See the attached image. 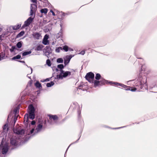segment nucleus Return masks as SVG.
Masks as SVG:
<instances>
[{
  "instance_id": "nucleus-1",
  "label": "nucleus",
  "mask_w": 157,
  "mask_h": 157,
  "mask_svg": "<svg viewBox=\"0 0 157 157\" xmlns=\"http://www.w3.org/2000/svg\"><path fill=\"white\" fill-rule=\"evenodd\" d=\"M95 78L96 80L94 81V85L95 87L104 84L105 82L106 81L101 77L99 74H96Z\"/></svg>"
},
{
  "instance_id": "nucleus-2",
  "label": "nucleus",
  "mask_w": 157,
  "mask_h": 157,
  "mask_svg": "<svg viewBox=\"0 0 157 157\" xmlns=\"http://www.w3.org/2000/svg\"><path fill=\"white\" fill-rule=\"evenodd\" d=\"M71 72L69 71H65L62 70H60V73L56 76V78L54 81L56 82V80L58 79H62L64 78H65L68 76L70 75Z\"/></svg>"
},
{
  "instance_id": "nucleus-3",
  "label": "nucleus",
  "mask_w": 157,
  "mask_h": 157,
  "mask_svg": "<svg viewBox=\"0 0 157 157\" xmlns=\"http://www.w3.org/2000/svg\"><path fill=\"white\" fill-rule=\"evenodd\" d=\"M137 80H138V82L136 83V86L139 87L140 89H142L144 86H146V88H147L146 83L147 80L145 77H140Z\"/></svg>"
},
{
  "instance_id": "nucleus-4",
  "label": "nucleus",
  "mask_w": 157,
  "mask_h": 157,
  "mask_svg": "<svg viewBox=\"0 0 157 157\" xmlns=\"http://www.w3.org/2000/svg\"><path fill=\"white\" fill-rule=\"evenodd\" d=\"M9 149V144L6 143L4 144L2 142L0 146V150L1 152L3 154H6Z\"/></svg>"
},
{
  "instance_id": "nucleus-5",
  "label": "nucleus",
  "mask_w": 157,
  "mask_h": 157,
  "mask_svg": "<svg viewBox=\"0 0 157 157\" xmlns=\"http://www.w3.org/2000/svg\"><path fill=\"white\" fill-rule=\"evenodd\" d=\"M43 125L41 124H39L36 128H32L30 131V134H33V135H36L40 132L42 130Z\"/></svg>"
},
{
  "instance_id": "nucleus-6",
  "label": "nucleus",
  "mask_w": 157,
  "mask_h": 157,
  "mask_svg": "<svg viewBox=\"0 0 157 157\" xmlns=\"http://www.w3.org/2000/svg\"><path fill=\"white\" fill-rule=\"evenodd\" d=\"M94 74L92 72H90L87 74L85 76L86 78L90 82L94 83L93 81L94 78Z\"/></svg>"
},
{
  "instance_id": "nucleus-7",
  "label": "nucleus",
  "mask_w": 157,
  "mask_h": 157,
  "mask_svg": "<svg viewBox=\"0 0 157 157\" xmlns=\"http://www.w3.org/2000/svg\"><path fill=\"white\" fill-rule=\"evenodd\" d=\"M109 83L112 85H114L116 86H121L124 88L126 90H130L131 87L130 86H128L126 85H125L124 84L119 83L117 82H109Z\"/></svg>"
},
{
  "instance_id": "nucleus-8",
  "label": "nucleus",
  "mask_w": 157,
  "mask_h": 157,
  "mask_svg": "<svg viewBox=\"0 0 157 157\" xmlns=\"http://www.w3.org/2000/svg\"><path fill=\"white\" fill-rule=\"evenodd\" d=\"M14 132L18 135H22L25 134V131L23 129H21L20 127L17 128L13 130Z\"/></svg>"
},
{
  "instance_id": "nucleus-9",
  "label": "nucleus",
  "mask_w": 157,
  "mask_h": 157,
  "mask_svg": "<svg viewBox=\"0 0 157 157\" xmlns=\"http://www.w3.org/2000/svg\"><path fill=\"white\" fill-rule=\"evenodd\" d=\"M33 18H32L31 17H29L26 21H25L24 25L22 26V28H24L26 27L29 26L32 22Z\"/></svg>"
},
{
  "instance_id": "nucleus-10",
  "label": "nucleus",
  "mask_w": 157,
  "mask_h": 157,
  "mask_svg": "<svg viewBox=\"0 0 157 157\" xmlns=\"http://www.w3.org/2000/svg\"><path fill=\"white\" fill-rule=\"evenodd\" d=\"M19 140V139L12 138L11 139V144L14 146H16L18 144Z\"/></svg>"
},
{
  "instance_id": "nucleus-11",
  "label": "nucleus",
  "mask_w": 157,
  "mask_h": 157,
  "mask_svg": "<svg viewBox=\"0 0 157 157\" xmlns=\"http://www.w3.org/2000/svg\"><path fill=\"white\" fill-rule=\"evenodd\" d=\"M36 9V6L35 4H32L31 5L30 15H32L34 13Z\"/></svg>"
},
{
  "instance_id": "nucleus-12",
  "label": "nucleus",
  "mask_w": 157,
  "mask_h": 157,
  "mask_svg": "<svg viewBox=\"0 0 157 157\" xmlns=\"http://www.w3.org/2000/svg\"><path fill=\"white\" fill-rule=\"evenodd\" d=\"M72 57L71 55H68L67 56L65 57L64 58V63L65 66L69 63Z\"/></svg>"
},
{
  "instance_id": "nucleus-13",
  "label": "nucleus",
  "mask_w": 157,
  "mask_h": 157,
  "mask_svg": "<svg viewBox=\"0 0 157 157\" xmlns=\"http://www.w3.org/2000/svg\"><path fill=\"white\" fill-rule=\"evenodd\" d=\"M49 38L48 36L46 35L44 36L42 41V43L44 45H48L49 44V41L48 40Z\"/></svg>"
},
{
  "instance_id": "nucleus-14",
  "label": "nucleus",
  "mask_w": 157,
  "mask_h": 157,
  "mask_svg": "<svg viewBox=\"0 0 157 157\" xmlns=\"http://www.w3.org/2000/svg\"><path fill=\"white\" fill-rule=\"evenodd\" d=\"M33 36L35 39L38 40L41 37L40 34L38 33H33Z\"/></svg>"
},
{
  "instance_id": "nucleus-15",
  "label": "nucleus",
  "mask_w": 157,
  "mask_h": 157,
  "mask_svg": "<svg viewBox=\"0 0 157 157\" xmlns=\"http://www.w3.org/2000/svg\"><path fill=\"white\" fill-rule=\"evenodd\" d=\"M49 120L51 121H56L58 119L56 115H49Z\"/></svg>"
},
{
  "instance_id": "nucleus-16",
  "label": "nucleus",
  "mask_w": 157,
  "mask_h": 157,
  "mask_svg": "<svg viewBox=\"0 0 157 157\" xmlns=\"http://www.w3.org/2000/svg\"><path fill=\"white\" fill-rule=\"evenodd\" d=\"M29 113H34L35 109L34 107L32 105H30L29 106Z\"/></svg>"
},
{
  "instance_id": "nucleus-17",
  "label": "nucleus",
  "mask_w": 157,
  "mask_h": 157,
  "mask_svg": "<svg viewBox=\"0 0 157 157\" xmlns=\"http://www.w3.org/2000/svg\"><path fill=\"white\" fill-rule=\"evenodd\" d=\"M29 115L28 114H25L24 118V122L25 124H27L28 120Z\"/></svg>"
},
{
  "instance_id": "nucleus-18",
  "label": "nucleus",
  "mask_w": 157,
  "mask_h": 157,
  "mask_svg": "<svg viewBox=\"0 0 157 157\" xmlns=\"http://www.w3.org/2000/svg\"><path fill=\"white\" fill-rule=\"evenodd\" d=\"M48 11V9L47 8H44L41 9L40 12L42 13H44V14H46Z\"/></svg>"
},
{
  "instance_id": "nucleus-19",
  "label": "nucleus",
  "mask_w": 157,
  "mask_h": 157,
  "mask_svg": "<svg viewBox=\"0 0 157 157\" xmlns=\"http://www.w3.org/2000/svg\"><path fill=\"white\" fill-rule=\"evenodd\" d=\"M21 26V24H18L17 25L13 26L12 28L13 30H16L18 29Z\"/></svg>"
},
{
  "instance_id": "nucleus-20",
  "label": "nucleus",
  "mask_w": 157,
  "mask_h": 157,
  "mask_svg": "<svg viewBox=\"0 0 157 157\" xmlns=\"http://www.w3.org/2000/svg\"><path fill=\"white\" fill-rule=\"evenodd\" d=\"M29 118L30 119L32 120L34 119L35 117L34 113H29Z\"/></svg>"
},
{
  "instance_id": "nucleus-21",
  "label": "nucleus",
  "mask_w": 157,
  "mask_h": 157,
  "mask_svg": "<svg viewBox=\"0 0 157 157\" xmlns=\"http://www.w3.org/2000/svg\"><path fill=\"white\" fill-rule=\"evenodd\" d=\"M35 86L36 87L38 88H40L42 87V86L41 85V84L38 81H37L36 82L35 84Z\"/></svg>"
},
{
  "instance_id": "nucleus-22",
  "label": "nucleus",
  "mask_w": 157,
  "mask_h": 157,
  "mask_svg": "<svg viewBox=\"0 0 157 157\" xmlns=\"http://www.w3.org/2000/svg\"><path fill=\"white\" fill-rule=\"evenodd\" d=\"M5 55V54L4 52H2L0 53V58L1 59V60L4 59Z\"/></svg>"
},
{
  "instance_id": "nucleus-23",
  "label": "nucleus",
  "mask_w": 157,
  "mask_h": 157,
  "mask_svg": "<svg viewBox=\"0 0 157 157\" xmlns=\"http://www.w3.org/2000/svg\"><path fill=\"white\" fill-rule=\"evenodd\" d=\"M25 33L24 31H22L20 32L17 36V37H20L22 36Z\"/></svg>"
},
{
  "instance_id": "nucleus-24",
  "label": "nucleus",
  "mask_w": 157,
  "mask_h": 157,
  "mask_svg": "<svg viewBox=\"0 0 157 157\" xmlns=\"http://www.w3.org/2000/svg\"><path fill=\"white\" fill-rule=\"evenodd\" d=\"M43 47L42 45H39L37 46L36 50L37 51H40L42 50Z\"/></svg>"
},
{
  "instance_id": "nucleus-25",
  "label": "nucleus",
  "mask_w": 157,
  "mask_h": 157,
  "mask_svg": "<svg viewBox=\"0 0 157 157\" xmlns=\"http://www.w3.org/2000/svg\"><path fill=\"white\" fill-rule=\"evenodd\" d=\"M21 56L20 55H18L15 56L13 57L12 59V60H15L16 59H18L21 58Z\"/></svg>"
},
{
  "instance_id": "nucleus-26",
  "label": "nucleus",
  "mask_w": 157,
  "mask_h": 157,
  "mask_svg": "<svg viewBox=\"0 0 157 157\" xmlns=\"http://www.w3.org/2000/svg\"><path fill=\"white\" fill-rule=\"evenodd\" d=\"M54 83L52 81L50 83H48L47 84V86L48 87H50L54 85Z\"/></svg>"
},
{
  "instance_id": "nucleus-27",
  "label": "nucleus",
  "mask_w": 157,
  "mask_h": 157,
  "mask_svg": "<svg viewBox=\"0 0 157 157\" xmlns=\"http://www.w3.org/2000/svg\"><path fill=\"white\" fill-rule=\"evenodd\" d=\"M31 51H27V52H25L23 53H22V55L23 56H25L26 55L30 54L31 53Z\"/></svg>"
},
{
  "instance_id": "nucleus-28",
  "label": "nucleus",
  "mask_w": 157,
  "mask_h": 157,
  "mask_svg": "<svg viewBox=\"0 0 157 157\" xmlns=\"http://www.w3.org/2000/svg\"><path fill=\"white\" fill-rule=\"evenodd\" d=\"M57 62L59 63H63V60L62 58H59L57 59Z\"/></svg>"
},
{
  "instance_id": "nucleus-29",
  "label": "nucleus",
  "mask_w": 157,
  "mask_h": 157,
  "mask_svg": "<svg viewBox=\"0 0 157 157\" xmlns=\"http://www.w3.org/2000/svg\"><path fill=\"white\" fill-rule=\"evenodd\" d=\"M63 50V48H62V47H58V48H56V49L55 51L56 52L59 53L60 52V51L61 50Z\"/></svg>"
},
{
  "instance_id": "nucleus-30",
  "label": "nucleus",
  "mask_w": 157,
  "mask_h": 157,
  "mask_svg": "<svg viewBox=\"0 0 157 157\" xmlns=\"http://www.w3.org/2000/svg\"><path fill=\"white\" fill-rule=\"evenodd\" d=\"M17 46L18 48H21L22 46V43L21 41L18 42L17 44Z\"/></svg>"
},
{
  "instance_id": "nucleus-31",
  "label": "nucleus",
  "mask_w": 157,
  "mask_h": 157,
  "mask_svg": "<svg viewBox=\"0 0 157 157\" xmlns=\"http://www.w3.org/2000/svg\"><path fill=\"white\" fill-rule=\"evenodd\" d=\"M62 48L65 52H67L68 51V46L67 45L63 46Z\"/></svg>"
},
{
  "instance_id": "nucleus-32",
  "label": "nucleus",
  "mask_w": 157,
  "mask_h": 157,
  "mask_svg": "<svg viewBox=\"0 0 157 157\" xmlns=\"http://www.w3.org/2000/svg\"><path fill=\"white\" fill-rule=\"evenodd\" d=\"M62 33L61 31L59 32V33H58V34H57L56 37L57 38H59L60 36H62Z\"/></svg>"
},
{
  "instance_id": "nucleus-33",
  "label": "nucleus",
  "mask_w": 157,
  "mask_h": 157,
  "mask_svg": "<svg viewBox=\"0 0 157 157\" xmlns=\"http://www.w3.org/2000/svg\"><path fill=\"white\" fill-rule=\"evenodd\" d=\"M46 64L48 66H50L51 65V63L50 60L49 59H47L46 62Z\"/></svg>"
},
{
  "instance_id": "nucleus-34",
  "label": "nucleus",
  "mask_w": 157,
  "mask_h": 157,
  "mask_svg": "<svg viewBox=\"0 0 157 157\" xmlns=\"http://www.w3.org/2000/svg\"><path fill=\"white\" fill-rule=\"evenodd\" d=\"M57 67L62 70L64 67V66L63 64H59L57 66Z\"/></svg>"
},
{
  "instance_id": "nucleus-35",
  "label": "nucleus",
  "mask_w": 157,
  "mask_h": 157,
  "mask_svg": "<svg viewBox=\"0 0 157 157\" xmlns=\"http://www.w3.org/2000/svg\"><path fill=\"white\" fill-rule=\"evenodd\" d=\"M18 110L19 108H18V107L14 109V112L16 114L18 113Z\"/></svg>"
},
{
  "instance_id": "nucleus-36",
  "label": "nucleus",
  "mask_w": 157,
  "mask_h": 157,
  "mask_svg": "<svg viewBox=\"0 0 157 157\" xmlns=\"http://www.w3.org/2000/svg\"><path fill=\"white\" fill-rule=\"evenodd\" d=\"M78 89L84 90L83 88V86L82 85L79 86L78 87Z\"/></svg>"
},
{
  "instance_id": "nucleus-37",
  "label": "nucleus",
  "mask_w": 157,
  "mask_h": 157,
  "mask_svg": "<svg viewBox=\"0 0 157 157\" xmlns=\"http://www.w3.org/2000/svg\"><path fill=\"white\" fill-rule=\"evenodd\" d=\"M130 90L132 91H135L136 90V88H132V87H131Z\"/></svg>"
},
{
  "instance_id": "nucleus-38",
  "label": "nucleus",
  "mask_w": 157,
  "mask_h": 157,
  "mask_svg": "<svg viewBox=\"0 0 157 157\" xmlns=\"http://www.w3.org/2000/svg\"><path fill=\"white\" fill-rule=\"evenodd\" d=\"M85 53V51H81L78 54H81L82 55H84Z\"/></svg>"
},
{
  "instance_id": "nucleus-39",
  "label": "nucleus",
  "mask_w": 157,
  "mask_h": 157,
  "mask_svg": "<svg viewBox=\"0 0 157 157\" xmlns=\"http://www.w3.org/2000/svg\"><path fill=\"white\" fill-rule=\"evenodd\" d=\"M7 125L6 124H5L3 127V129H4V130L6 129V128H7Z\"/></svg>"
},
{
  "instance_id": "nucleus-40",
  "label": "nucleus",
  "mask_w": 157,
  "mask_h": 157,
  "mask_svg": "<svg viewBox=\"0 0 157 157\" xmlns=\"http://www.w3.org/2000/svg\"><path fill=\"white\" fill-rule=\"evenodd\" d=\"M35 123H36L35 121H32L31 124L32 125H34L35 124Z\"/></svg>"
},
{
  "instance_id": "nucleus-41",
  "label": "nucleus",
  "mask_w": 157,
  "mask_h": 157,
  "mask_svg": "<svg viewBox=\"0 0 157 157\" xmlns=\"http://www.w3.org/2000/svg\"><path fill=\"white\" fill-rule=\"evenodd\" d=\"M50 12H51V13H52V15H53V16H55V14L53 12V11L52 10H50Z\"/></svg>"
},
{
  "instance_id": "nucleus-42",
  "label": "nucleus",
  "mask_w": 157,
  "mask_h": 157,
  "mask_svg": "<svg viewBox=\"0 0 157 157\" xmlns=\"http://www.w3.org/2000/svg\"><path fill=\"white\" fill-rule=\"evenodd\" d=\"M31 0L32 2L33 3L36 2V0Z\"/></svg>"
},
{
  "instance_id": "nucleus-43",
  "label": "nucleus",
  "mask_w": 157,
  "mask_h": 157,
  "mask_svg": "<svg viewBox=\"0 0 157 157\" xmlns=\"http://www.w3.org/2000/svg\"><path fill=\"white\" fill-rule=\"evenodd\" d=\"M68 50H69L70 51H73V49L71 48H68Z\"/></svg>"
},
{
  "instance_id": "nucleus-44",
  "label": "nucleus",
  "mask_w": 157,
  "mask_h": 157,
  "mask_svg": "<svg viewBox=\"0 0 157 157\" xmlns=\"http://www.w3.org/2000/svg\"><path fill=\"white\" fill-rule=\"evenodd\" d=\"M2 35H0V41H1L2 40Z\"/></svg>"
},
{
  "instance_id": "nucleus-45",
  "label": "nucleus",
  "mask_w": 157,
  "mask_h": 157,
  "mask_svg": "<svg viewBox=\"0 0 157 157\" xmlns=\"http://www.w3.org/2000/svg\"><path fill=\"white\" fill-rule=\"evenodd\" d=\"M13 47H12V49H10V51H11V52H12L13 51Z\"/></svg>"
},
{
  "instance_id": "nucleus-46",
  "label": "nucleus",
  "mask_w": 157,
  "mask_h": 157,
  "mask_svg": "<svg viewBox=\"0 0 157 157\" xmlns=\"http://www.w3.org/2000/svg\"><path fill=\"white\" fill-rule=\"evenodd\" d=\"M2 30V29L1 28V26L0 25V32Z\"/></svg>"
},
{
  "instance_id": "nucleus-47",
  "label": "nucleus",
  "mask_w": 157,
  "mask_h": 157,
  "mask_svg": "<svg viewBox=\"0 0 157 157\" xmlns=\"http://www.w3.org/2000/svg\"><path fill=\"white\" fill-rule=\"evenodd\" d=\"M134 81V80H130V81H128L127 82V83L129 82H130V81Z\"/></svg>"
},
{
  "instance_id": "nucleus-48",
  "label": "nucleus",
  "mask_w": 157,
  "mask_h": 157,
  "mask_svg": "<svg viewBox=\"0 0 157 157\" xmlns=\"http://www.w3.org/2000/svg\"><path fill=\"white\" fill-rule=\"evenodd\" d=\"M46 48H48V49H50V48L49 47H46Z\"/></svg>"
},
{
  "instance_id": "nucleus-49",
  "label": "nucleus",
  "mask_w": 157,
  "mask_h": 157,
  "mask_svg": "<svg viewBox=\"0 0 157 157\" xmlns=\"http://www.w3.org/2000/svg\"><path fill=\"white\" fill-rule=\"evenodd\" d=\"M30 69H31V73H32V69L30 67Z\"/></svg>"
},
{
  "instance_id": "nucleus-50",
  "label": "nucleus",
  "mask_w": 157,
  "mask_h": 157,
  "mask_svg": "<svg viewBox=\"0 0 157 157\" xmlns=\"http://www.w3.org/2000/svg\"><path fill=\"white\" fill-rule=\"evenodd\" d=\"M48 55H49L48 53H46V54H45L46 56H48Z\"/></svg>"
},
{
  "instance_id": "nucleus-51",
  "label": "nucleus",
  "mask_w": 157,
  "mask_h": 157,
  "mask_svg": "<svg viewBox=\"0 0 157 157\" xmlns=\"http://www.w3.org/2000/svg\"><path fill=\"white\" fill-rule=\"evenodd\" d=\"M19 62H21L23 63H25L24 61H20Z\"/></svg>"
},
{
  "instance_id": "nucleus-52",
  "label": "nucleus",
  "mask_w": 157,
  "mask_h": 157,
  "mask_svg": "<svg viewBox=\"0 0 157 157\" xmlns=\"http://www.w3.org/2000/svg\"><path fill=\"white\" fill-rule=\"evenodd\" d=\"M62 15H63V16H64L65 15V13H63Z\"/></svg>"
},
{
  "instance_id": "nucleus-53",
  "label": "nucleus",
  "mask_w": 157,
  "mask_h": 157,
  "mask_svg": "<svg viewBox=\"0 0 157 157\" xmlns=\"http://www.w3.org/2000/svg\"><path fill=\"white\" fill-rule=\"evenodd\" d=\"M123 127H120V128H116V129H118V128H123Z\"/></svg>"
},
{
  "instance_id": "nucleus-54",
  "label": "nucleus",
  "mask_w": 157,
  "mask_h": 157,
  "mask_svg": "<svg viewBox=\"0 0 157 157\" xmlns=\"http://www.w3.org/2000/svg\"><path fill=\"white\" fill-rule=\"evenodd\" d=\"M56 71H58V69L57 68H56Z\"/></svg>"
},
{
  "instance_id": "nucleus-55",
  "label": "nucleus",
  "mask_w": 157,
  "mask_h": 157,
  "mask_svg": "<svg viewBox=\"0 0 157 157\" xmlns=\"http://www.w3.org/2000/svg\"><path fill=\"white\" fill-rule=\"evenodd\" d=\"M27 76L28 77H29V76H28V75H27Z\"/></svg>"
},
{
  "instance_id": "nucleus-56",
  "label": "nucleus",
  "mask_w": 157,
  "mask_h": 157,
  "mask_svg": "<svg viewBox=\"0 0 157 157\" xmlns=\"http://www.w3.org/2000/svg\"><path fill=\"white\" fill-rule=\"evenodd\" d=\"M10 116V115H9L8 117H9Z\"/></svg>"
}]
</instances>
